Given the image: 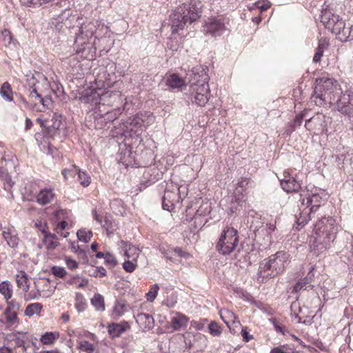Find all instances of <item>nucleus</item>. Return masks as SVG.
I'll return each mask as SVG.
<instances>
[{
    "label": "nucleus",
    "mask_w": 353,
    "mask_h": 353,
    "mask_svg": "<svg viewBox=\"0 0 353 353\" xmlns=\"http://www.w3.org/2000/svg\"><path fill=\"white\" fill-rule=\"evenodd\" d=\"M165 170V167H161V168H159L155 165L148 167L147 169H145L140 183V190L146 188L147 187L154 183L156 181H159L160 179H162Z\"/></svg>",
    "instance_id": "obj_14"
},
{
    "label": "nucleus",
    "mask_w": 353,
    "mask_h": 353,
    "mask_svg": "<svg viewBox=\"0 0 353 353\" xmlns=\"http://www.w3.org/2000/svg\"><path fill=\"white\" fill-rule=\"evenodd\" d=\"M334 219L322 217L314 224V233L316 235L314 243H334L336 239V228L332 226Z\"/></svg>",
    "instance_id": "obj_7"
},
{
    "label": "nucleus",
    "mask_w": 353,
    "mask_h": 353,
    "mask_svg": "<svg viewBox=\"0 0 353 353\" xmlns=\"http://www.w3.org/2000/svg\"><path fill=\"white\" fill-rule=\"evenodd\" d=\"M351 27L352 24L350 22L346 23L344 21H343L340 31H336L334 34H336L337 38L343 42L350 41Z\"/></svg>",
    "instance_id": "obj_26"
},
{
    "label": "nucleus",
    "mask_w": 353,
    "mask_h": 353,
    "mask_svg": "<svg viewBox=\"0 0 353 353\" xmlns=\"http://www.w3.org/2000/svg\"><path fill=\"white\" fill-rule=\"evenodd\" d=\"M208 319H203L199 321H192L191 325L197 330H203L205 328Z\"/></svg>",
    "instance_id": "obj_62"
},
{
    "label": "nucleus",
    "mask_w": 353,
    "mask_h": 353,
    "mask_svg": "<svg viewBox=\"0 0 353 353\" xmlns=\"http://www.w3.org/2000/svg\"><path fill=\"white\" fill-rule=\"evenodd\" d=\"M51 272L58 278H63L66 275V271L64 268L60 266H53L51 268Z\"/></svg>",
    "instance_id": "obj_56"
},
{
    "label": "nucleus",
    "mask_w": 353,
    "mask_h": 353,
    "mask_svg": "<svg viewBox=\"0 0 353 353\" xmlns=\"http://www.w3.org/2000/svg\"><path fill=\"white\" fill-rule=\"evenodd\" d=\"M189 319L179 312H172L170 323L174 330H181L187 327Z\"/></svg>",
    "instance_id": "obj_18"
},
{
    "label": "nucleus",
    "mask_w": 353,
    "mask_h": 353,
    "mask_svg": "<svg viewBox=\"0 0 353 353\" xmlns=\"http://www.w3.org/2000/svg\"><path fill=\"white\" fill-rule=\"evenodd\" d=\"M94 123L96 128L103 129L109 123L108 121L105 120V117L100 110L94 111Z\"/></svg>",
    "instance_id": "obj_36"
},
{
    "label": "nucleus",
    "mask_w": 353,
    "mask_h": 353,
    "mask_svg": "<svg viewBox=\"0 0 353 353\" xmlns=\"http://www.w3.org/2000/svg\"><path fill=\"white\" fill-rule=\"evenodd\" d=\"M7 303V307L6 310H7V312L9 311H14L18 312L21 308L20 303L15 299L13 300H8L6 301Z\"/></svg>",
    "instance_id": "obj_55"
},
{
    "label": "nucleus",
    "mask_w": 353,
    "mask_h": 353,
    "mask_svg": "<svg viewBox=\"0 0 353 353\" xmlns=\"http://www.w3.org/2000/svg\"><path fill=\"white\" fill-rule=\"evenodd\" d=\"M208 332L213 336H219L222 333L221 326L214 321H211L208 325Z\"/></svg>",
    "instance_id": "obj_49"
},
{
    "label": "nucleus",
    "mask_w": 353,
    "mask_h": 353,
    "mask_svg": "<svg viewBox=\"0 0 353 353\" xmlns=\"http://www.w3.org/2000/svg\"><path fill=\"white\" fill-rule=\"evenodd\" d=\"M102 228L106 231L107 235L112 234L113 231L116 230V225H113L107 217L105 218L103 223L101 225Z\"/></svg>",
    "instance_id": "obj_57"
},
{
    "label": "nucleus",
    "mask_w": 353,
    "mask_h": 353,
    "mask_svg": "<svg viewBox=\"0 0 353 353\" xmlns=\"http://www.w3.org/2000/svg\"><path fill=\"white\" fill-rule=\"evenodd\" d=\"M188 194V188L185 185H179L172 183L167 184L162 196V208L171 212L177 203H179Z\"/></svg>",
    "instance_id": "obj_6"
},
{
    "label": "nucleus",
    "mask_w": 353,
    "mask_h": 353,
    "mask_svg": "<svg viewBox=\"0 0 353 353\" xmlns=\"http://www.w3.org/2000/svg\"><path fill=\"white\" fill-rule=\"evenodd\" d=\"M219 313L221 319L228 327H230V323H234L236 316L233 312L229 310H222Z\"/></svg>",
    "instance_id": "obj_41"
},
{
    "label": "nucleus",
    "mask_w": 353,
    "mask_h": 353,
    "mask_svg": "<svg viewBox=\"0 0 353 353\" xmlns=\"http://www.w3.org/2000/svg\"><path fill=\"white\" fill-rule=\"evenodd\" d=\"M325 46H326L325 43L322 42L321 41H320L319 42V45L315 50V53L313 57V61L314 63H318L321 61V57L323 54L324 49H325Z\"/></svg>",
    "instance_id": "obj_50"
},
{
    "label": "nucleus",
    "mask_w": 353,
    "mask_h": 353,
    "mask_svg": "<svg viewBox=\"0 0 353 353\" xmlns=\"http://www.w3.org/2000/svg\"><path fill=\"white\" fill-rule=\"evenodd\" d=\"M135 319L139 327L144 331L150 330L154 327V320L149 314L139 313Z\"/></svg>",
    "instance_id": "obj_20"
},
{
    "label": "nucleus",
    "mask_w": 353,
    "mask_h": 353,
    "mask_svg": "<svg viewBox=\"0 0 353 353\" xmlns=\"http://www.w3.org/2000/svg\"><path fill=\"white\" fill-rule=\"evenodd\" d=\"M68 3L65 0H61L56 3V6L53 8L54 12H57L53 14V19L57 20L58 23H61L66 28H71L74 26V23L80 25L78 32L75 33L74 45L77 48V53H84L88 51V53H95L98 48V42L105 41V37L99 38L95 35L98 22L88 21L83 22V17L72 14L71 10L69 9Z\"/></svg>",
    "instance_id": "obj_2"
},
{
    "label": "nucleus",
    "mask_w": 353,
    "mask_h": 353,
    "mask_svg": "<svg viewBox=\"0 0 353 353\" xmlns=\"http://www.w3.org/2000/svg\"><path fill=\"white\" fill-rule=\"evenodd\" d=\"M0 94L3 99L8 101H12L13 98L12 97V91L10 84L8 82H5L2 84Z\"/></svg>",
    "instance_id": "obj_43"
},
{
    "label": "nucleus",
    "mask_w": 353,
    "mask_h": 353,
    "mask_svg": "<svg viewBox=\"0 0 353 353\" xmlns=\"http://www.w3.org/2000/svg\"><path fill=\"white\" fill-rule=\"evenodd\" d=\"M71 250L83 260H88V254H90V250L85 247L83 244H72Z\"/></svg>",
    "instance_id": "obj_33"
},
{
    "label": "nucleus",
    "mask_w": 353,
    "mask_h": 353,
    "mask_svg": "<svg viewBox=\"0 0 353 353\" xmlns=\"http://www.w3.org/2000/svg\"><path fill=\"white\" fill-rule=\"evenodd\" d=\"M165 84L170 90L180 89L185 85V81L176 73L167 77Z\"/></svg>",
    "instance_id": "obj_25"
},
{
    "label": "nucleus",
    "mask_w": 353,
    "mask_h": 353,
    "mask_svg": "<svg viewBox=\"0 0 353 353\" xmlns=\"http://www.w3.org/2000/svg\"><path fill=\"white\" fill-rule=\"evenodd\" d=\"M90 301L97 311L103 312L105 310L104 298L101 294H95Z\"/></svg>",
    "instance_id": "obj_38"
},
{
    "label": "nucleus",
    "mask_w": 353,
    "mask_h": 353,
    "mask_svg": "<svg viewBox=\"0 0 353 353\" xmlns=\"http://www.w3.org/2000/svg\"><path fill=\"white\" fill-rule=\"evenodd\" d=\"M251 227L254 228V233L255 236L259 238L257 241H259L260 236L265 235V236L263 238L265 241H269L270 243H272L271 239L270 232H273L275 229V226L273 224H270L268 228H259V225H254V222L253 220L251 221Z\"/></svg>",
    "instance_id": "obj_21"
},
{
    "label": "nucleus",
    "mask_w": 353,
    "mask_h": 353,
    "mask_svg": "<svg viewBox=\"0 0 353 353\" xmlns=\"http://www.w3.org/2000/svg\"><path fill=\"white\" fill-rule=\"evenodd\" d=\"M79 169L75 165H72L69 168H65L61 171V174L65 181L69 178H73L77 175Z\"/></svg>",
    "instance_id": "obj_46"
},
{
    "label": "nucleus",
    "mask_w": 353,
    "mask_h": 353,
    "mask_svg": "<svg viewBox=\"0 0 353 353\" xmlns=\"http://www.w3.org/2000/svg\"><path fill=\"white\" fill-rule=\"evenodd\" d=\"M279 181L281 188L288 193L298 192L301 189V181L296 177Z\"/></svg>",
    "instance_id": "obj_19"
},
{
    "label": "nucleus",
    "mask_w": 353,
    "mask_h": 353,
    "mask_svg": "<svg viewBox=\"0 0 353 353\" xmlns=\"http://www.w3.org/2000/svg\"><path fill=\"white\" fill-rule=\"evenodd\" d=\"M124 250L125 255L128 259L132 261H136L139 257L140 250L133 244H125Z\"/></svg>",
    "instance_id": "obj_34"
},
{
    "label": "nucleus",
    "mask_w": 353,
    "mask_h": 353,
    "mask_svg": "<svg viewBox=\"0 0 353 353\" xmlns=\"http://www.w3.org/2000/svg\"><path fill=\"white\" fill-rule=\"evenodd\" d=\"M122 113V110L121 108H117L112 109L110 111H107L103 113V116L105 117V120L108 121L109 123L113 122L116 120Z\"/></svg>",
    "instance_id": "obj_42"
},
{
    "label": "nucleus",
    "mask_w": 353,
    "mask_h": 353,
    "mask_svg": "<svg viewBox=\"0 0 353 353\" xmlns=\"http://www.w3.org/2000/svg\"><path fill=\"white\" fill-rule=\"evenodd\" d=\"M229 19L221 15L209 17L203 26V31L206 35L217 37L227 30Z\"/></svg>",
    "instance_id": "obj_11"
},
{
    "label": "nucleus",
    "mask_w": 353,
    "mask_h": 353,
    "mask_svg": "<svg viewBox=\"0 0 353 353\" xmlns=\"http://www.w3.org/2000/svg\"><path fill=\"white\" fill-rule=\"evenodd\" d=\"M15 277L17 286L24 292H28L29 290V280L26 272L19 271Z\"/></svg>",
    "instance_id": "obj_29"
},
{
    "label": "nucleus",
    "mask_w": 353,
    "mask_h": 353,
    "mask_svg": "<svg viewBox=\"0 0 353 353\" xmlns=\"http://www.w3.org/2000/svg\"><path fill=\"white\" fill-rule=\"evenodd\" d=\"M92 236V232L90 230L86 228H82L77 231V236L79 241L83 243H88Z\"/></svg>",
    "instance_id": "obj_44"
},
{
    "label": "nucleus",
    "mask_w": 353,
    "mask_h": 353,
    "mask_svg": "<svg viewBox=\"0 0 353 353\" xmlns=\"http://www.w3.org/2000/svg\"><path fill=\"white\" fill-rule=\"evenodd\" d=\"M304 117L305 113L303 112L298 114L292 121L287 124L285 132L287 134L290 135L294 131H295L301 125Z\"/></svg>",
    "instance_id": "obj_27"
},
{
    "label": "nucleus",
    "mask_w": 353,
    "mask_h": 353,
    "mask_svg": "<svg viewBox=\"0 0 353 353\" xmlns=\"http://www.w3.org/2000/svg\"><path fill=\"white\" fill-rule=\"evenodd\" d=\"M185 95L188 100L192 104L203 107L208 103L210 96L209 84L190 85Z\"/></svg>",
    "instance_id": "obj_10"
},
{
    "label": "nucleus",
    "mask_w": 353,
    "mask_h": 353,
    "mask_svg": "<svg viewBox=\"0 0 353 353\" xmlns=\"http://www.w3.org/2000/svg\"><path fill=\"white\" fill-rule=\"evenodd\" d=\"M332 121V117L321 113H317L305 120V127L314 135L327 134V126Z\"/></svg>",
    "instance_id": "obj_12"
},
{
    "label": "nucleus",
    "mask_w": 353,
    "mask_h": 353,
    "mask_svg": "<svg viewBox=\"0 0 353 353\" xmlns=\"http://www.w3.org/2000/svg\"><path fill=\"white\" fill-rule=\"evenodd\" d=\"M154 117L150 112L137 113L133 117L129 119L128 129L130 136L140 138L143 132V126L150 125L154 121Z\"/></svg>",
    "instance_id": "obj_8"
},
{
    "label": "nucleus",
    "mask_w": 353,
    "mask_h": 353,
    "mask_svg": "<svg viewBox=\"0 0 353 353\" xmlns=\"http://www.w3.org/2000/svg\"><path fill=\"white\" fill-rule=\"evenodd\" d=\"M208 67L201 65L194 67L189 74L190 85L209 84L210 77L208 74Z\"/></svg>",
    "instance_id": "obj_16"
},
{
    "label": "nucleus",
    "mask_w": 353,
    "mask_h": 353,
    "mask_svg": "<svg viewBox=\"0 0 353 353\" xmlns=\"http://www.w3.org/2000/svg\"><path fill=\"white\" fill-rule=\"evenodd\" d=\"M63 116L59 112H54L51 119L50 125L46 126L43 131V134L37 133L35 139L37 142L47 143V153L52 154V145L50 143V139H54L57 137H60L64 132V127L63 124Z\"/></svg>",
    "instance_id": "obj_5"
},
{
    "label": "nucleus",
    "mask_w": 353,
    "mask_h": 353,
    "mask_svg": "<svg viewBox=\"0 0 353 353\" xmlns=\"http://www.w3.org/2000/svg\"><path fill=\"white\" fill-rule=\"evenodd\" d=\"M236 245L237 244H216V249L219 253L223 255H226L230 254L235 249Z\"/></svg>",
    "instance_id": "obj_47"
},
{
    "label": "nucleus",
    "mask_w": 353,
    "mask_h": 353,
    "mask_svg": "<svg viewBox=\"0 0 353 353\" xmlns=\"http://www.w3.org/2000/svg\"><path fill=\"white\" fill-rule=\"evenodd\" d=\"M54 196L52 188L41 189L36 197L37 202L40 205H45L50 203Z\"/></svg>",
    "instance_id": "obj_23"
},
{
    "label": "nucleus",
    "mask_w": 353,
    "mask_h": 353,
    "mask_svg": "<svg viewBox=\"0 0 353 353\" xmlns=\"http://www.w3.org/2000/svg\"><path fill=\"white\" fill-rule=\"evenodd\" d=\"M128 310V305L123 301H117L112 312V319L117 320Z\"/></svg>",
    "instance_id": "obj_31"
},
{
    "label": "nucleus",
    "mask_w": 353,
    "mask_h": 353,
    "mask_svg": "<svg viewBox=\"0 0 353 353\" xmlns=\"http://www.w3.org/2000/svg\"><path fill=\"white\" fill-rule=\"evenodd\" d=\"M343 21L344 20L342 18L332 13L330 10L325 9L321 11V22L334 34L336 31H340Z\"/></svg>",
    "instance_id": "obj_15"
},
{
    "label": "nucleus",
    "mask_w": 353,
    "mask_h": 353,
    "mask_svg": "<svg viewBox=\"0 0 353 353\" xmlns=\"http://www.w3.org/2000/svg\"><path fill=\"white\" fill-rule=\"evenodd\" d=\"M108 333L112 337H119L123 332L130 328V325L126 321H123L122 323H112L108 327Z\"/></svg>",
    "instance_id": "obj_22"
},
{
    "label": "nucleus",
    "mask_w": 353,
    "mask_h": 353,
    "mask_svg": "<svg viewBox=\"0 0 353 353\" xmlns=\"http://www.w3.org/2000/svg\"><path fill=\"white\" fill-rule=\"evenodd\" d=\"M314 270V267L312 266L310 268V271L306 276L305 278L303 279L300 280L294 286L292 290V292H298L301 289L306 288V285L309 284L314 279V274L313 273V271Z\"/></svg>",
    "instance_id": "obj_30"
},
{
    "label": "nucleus",
    "mask_w": 353,
    "mask_h": 353,
    "mask_svg": "<svg viewBox=\"0 0 353 353\" xmlns=\"http://www.w3.org/2000/svg\"><path fill=\"white\" fill-rule=\"evenodd\" d=\"M290 254L284 251H279L264 259L259 265V277L274 278L282 274L289 263Z\"/></svg>",
    "instance_id": "obj_4"
},
{
    "label": "nucleus",
    "mask_w": 353,
    "mask_h": 353,
    "mask_svg": "<svg viewBox=\"0 0 353 353\" xmlns=\"http://www.w3.org/2000/svg\"><path fill=\"white\" fill-rule=\"evenodd\" d=\"M312 214L313 213H310L308 209L303 207V209L299 214V216L296 218V228L299 229V227L302 228L311 219Z\"/></svg>",
    "instance_id": "obj_35"
},
{
    "label": "nucleus",
    "mask_w": 353,
    "mask_h": 353,
    "mask_svg": "<svg viewBox=\"0 0 353 353\" xmlns=\"http://www.w3.org/2000/svg\"><path fill=\"white\" fill-rule=\"evenodd\" d=\"M132 97H128L124 99L125 103L123 104V107L122 110L123 111H125L126 112H128L131 108H132Z\"/></svg>",
    "instance_id": "obj_63"
},
{
    "label": "nucleus",
    "mask_w": 353,
    "mask_h": 353,
    "mask_svg": "<svg viewBox=\"0 0 353 353\" xmlns=\"http://www.w3.org/2000/svg\"><path fill=\"white\" fill-rule=\"evenodd\" d=\"M105 263L111 268H114L117 265V261L115 256L110 253H106L105 256Z\"/></svg>",
    "instance_id": "obj_61"
},
{
    "label": "nucleus",
    "mask_w": 353,
    "mask_h": 353,
    "mask_svg": "<svg viewBox=\"0 0 353 353\" xmlns=\"http://www.w3.org/2000/svg\"><path fill=\"white\" fill-rule=\"evenodd\" d=\"M159 290V286L158 284H154L150 287L148 292L146 294V299L148 301L152 302L156 299L158 291Z\"/></svg>",
    "instance_id": "obj_51"
},
{
    "label": "nucleus",
    "mask_w": 353,
    "mask_h": 353,
    "mask_svg": "<svg viewBox=\"0 0 353 353\" xmlns=\"http://www.w3.org/2000/svg\"><path fill=\"white\" fill-rule=\"evenodd\" d=\"M67 225H68V223L65 221H62L59 222L57 224V228H56L57 233L58 234L60 233L61 235L63 237H67L68 235L69 234V232H68L65 230Z\"/></svg>",
    "instance_id": "obj_58"
},
{
    "label": "nucleus",
    "mask_w": 353,
    "mask_h": 353,
    "mask_svg": "<svg viewBox=\"0 0 353 353\" xmlns=\"http://www.w3.org/2000/svg\"><path fill=\"white\" fill-rule=\"evenodd\" d=\"M34 224V227L43 234L42 243H47L48 241H50L49 243H54L53 240L57 239L56 235L48 232V228L46 223H43L41 220H37Z\"/></svg>",
    "instance_id": "obj_24"
},
{
    "label": "nucleus",
    "mask_w": 353,
    "mask_h": 353,
    "mask_svg": "<svg viewBox=\"0 0 353 353\" xmlns=\"http://www.w3.org/2000/svg\"><path fill=\"white\" fill-rule=\"evenodd\" d=\"M17 312H18L14 311H9L7 312V310H5L4 315L9 324L13 325L18 321Z\"/></svg>",
    "instance_id": "obj_52"
},
{
    "label": "nucleus",
    "mask_w": 353,
    "mask_h": 353,
    "mask_svg": "<svg viewBox=\"0 0 353 353\" xmlns=\"http://www.w3.org/2000/svg\"><path fill=\"white\" fill-rule=\"evenodd\" d=\"M241 336L243 337V340L245 342H249L250 340L253 339V336L249 333L248 331L247 327H243L241 332Z\"/></svg>",
    "instance_id": "obj_64"
},
{
    "label": "nucleus",
    "mask_w": 353,
    "mask_h": 353,
    "mask_svg": "<svg viewBox=\"0 0 353 353\" xmlns=\"http://www.w3.org/2000/svg\"><path fill=\"white\" fill-rule=\"evenodd\" d=\"M245 203V201L243 200V196L241 198L236 196H232L231 199L230 203L228 207V213L230 215H232L234 213L240 211V210L243 208V204Z\"/></svg>",
    "instance_id": "obj_28"
},
{
    "label": "nucleus",
    "mask_w": 353,
    "mask_h": 353,
    "mask_svg": "<svg viewBox=\"0 0 353 353\" xmlns=\"http://www.w3.org/2000/svg\"><path fill=\"white\" fill-rule=\"evenodd\" d=\"M0 293L3 296L5 300L8 301L12 296L13 285L8 281H3L0 283Z\"/></svg>",
    "instance_id": "obj_32"
},
{
    "label": "nucleus",
    "mask_w": 353,
    "mask_h": 353,
    "mask_svg": "<svg viewBox=\"0 0 353 353\" xmlns=\"http://www.w3.org/2000/svg\"><path fill=\"white\" fill-rule=\"evenodd\" d=\"M321 191L320 190L316 189L315 191L309 192L308 190L304 193L301 192L299 194V201L301 202V207H305L308 209L310 213H315L320 207L325 204L326 199L323 197V194L325 196L323 192H317Z\"/></svg>",
    "instance_id": "obj_13"
},
{
    "label": "nucleus",
    "mask_w": 353,
    "mask_h": 353,
    "mask_svg": "<svg viewBox=\"0 0 353 353\" xmlns=\"http://www.w3.org/2000/svg\"><path fill=\"white\" fill-rule=\"evenodd\" d=\"M311 99L317 106L333 105L341 115L353 118V84L339 83L328 77L317 79Z\"/></svg>",
    "instance_id": "obj_1"
},
{
    "label": "nucleus",
    "mask_w": 353,
    "mask_h": 353,
    "mask_svg": "<svg viewBox=\"0 0 353 353\" xmlns=\"http://www.w3.org/2000/svg\"><path fill=\"white\" fill-rule=\"evenodd\" d=\"M77 180L83 187L88 186L91 183V178L85 171L79 170Z\"/></svg>",
    "instance_id": "obj_48"
},
{
    "label": "nucleus",
    "mask_w": 353,
    "mask_h": 353,
    "mask_svg": "<svg viewBox=\"0 0 353 353\" xmlns=\"http://www.w3.org/2000/svg\"><path fill=\"white\" fill-rule=\"evenodd\" d=\"M159 250L168 259H171L172 257V253L177 254L180 256H183L184 254V252L179 248H175L173 251L165 252L164 248H161Z\"/></svg>",
    "instance_id": "obj_59"
},
{
    "label": "nucleus",
    "mask_w": 353,
    "mask_h": 353,
    "mask_svg": "<svg viewBox=\"0 0 353 353\" xmlns=\"http://www.w3.org/2000/svg\"><path fill=\"white\" fill-rule=\"evenodd\" d=\"M75 308L79 312L84 311L86 308L85 299L80 292H77L75 295Z\"/></svg>",
    "instance_id": "obj_45"
},
{
    "label": "nucleus",
    "mask_w": 353,
    "mask_h": 353,
    "mask_svg": "<svg viewBox=\"0 0 353 353\" xmlns=\"http://www.w3.org/2000/svg\"><path fill=\"white\" fill-rule=\"evenodd\" d=\"M43 308V305L40 303H33L27 305L25 310V315L27 316H32L34 314L40 313Z\"/></svg>",
    "instance_id": "obj_40"
},
{
    "label": "nucleus",
    "mask_w": 353,
    "mask_h": 353,
    "mask_svg": "<svg viewBox=\"0 0 353 353\" xmlns=\"http://www.w3.org/2000/svg\"><path fill=\"white\" fill-rule=\"evenodd\" d=\"M239 241V236L236 229L228 225L223 227L218 243H238Z\"/></svg>",
    "instance_id": "obj_17"
},
{
    "label": "nucleus",
    "mask_w": 353,
    "mask_h": 353,
    "mask_svg": "<svg viewBox=\"0 0 353 353\" xmlns=\"http://www.w3.org/2000/svg\"><path fill=\"white\" fill-rule=\"evenodd\" d=\"M59 337V332H48L43 334L40 340L41 342L44 345H52L57 339Z\"/></svg>",
    "instance_id": "obj_39"
},
{
    "label": "nucleus",
    "mask_w": 353,
    "mask_h": 353,
    "mask_svg": "<svg viewBox=\"0 0 353 353\" xmlns=\"http://www.w3.org/2000/svg\"><path fill=\"white\" fill-rule=\"evenodd\" d=\"M133 261H132L131 259H128L123 263L122 266L125 272L132 273L134 271L136 268V264Z\"/></svg>",
    "instance_id": "obj_60"
},
{
    "label": "nucleus",
    "mask_w": 353,
    "mask_h": 353,
    "mask_svg": "<svg viewBox=\"0 0 353 353\" xmlns=\"http://www.w3.org/2000/svg\"><path fill=\"white\" fill-rule=\"evenodd\" d=\"M1 181L3 182L4 189L8 192L10 191L13 185L15 184V182L12 181V177L9 173L5 175Z\"/></svg>",
    "instance_id": "obj_54"
},
{
    "label": "nucleus",
    "mask_w": 353,
    "mask_h": 353,
    "mask_svg": "<svg viewBox=\"0 0 353 353\" xmlns=\"http://www.w3.org/2000/svg\"><path fill=\"white\" fill-rule=\"evenodd\" d=\"M203 4L200 0H190L179 6L170 16L172 35L168 43L169 48L172 51H176L179 44L174 40V34L183 30L188 24H192L201 18L203 12Z\"/></svg>",
    "instance_id": "obj_3"
},
{
    "label": "nucleus",
    "mask_w": 353,
    "mask_h": 353,
    "mask_svg": "<svg viewBox=\"0 0 353 353\" xmlns=\"http://www.w3.org/2000/svg\"><path fill=\"white\" fill-rule=\"evenodd\" d=\"M79 349L86 353H93L94 351V345L88 341H82L79 343Z\"/></svg>",
    "instance_id": "obj_53"
},
{
    "label": "nucleus",
    "mask_w": 353,
    "mask_h": 353,
    "mask_svg": "<svg viewBox=\"0 0 353 353\" xmlns=\"http://www.w3.org/2000/svg\"><path fill=\"white\" fill-rule=\"evenodd\" d=\"M121 95L119 91H106L101 90H85L79 97V100L83 103L97 105L101 101L106 102L107 98H113L114 101L117 98H121Z\"/></svg>",
    "instance_id": "obj_9"
},
{
    "label": "nucleus",
    "mask_w": 353,
    "mask_h": 353,
    "mask_svg": "<svg viewBox=\"0 0 353 353\" xmlns=\"http://www.w3.org/2000/svg\"><path fill=\"white\" fill-rule=\"evenodd\" d=\"M112 212L117 215H123L125 212L123 202L121 199H114L110 203Z\"/></svg>",
    "instance_id": "obj_37"
}]
</instances>
